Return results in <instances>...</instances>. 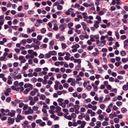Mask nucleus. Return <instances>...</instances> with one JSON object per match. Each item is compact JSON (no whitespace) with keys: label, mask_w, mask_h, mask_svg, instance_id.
Segmentation results:
<instances>
[{"label":"nucleus","mask_w":128,"mask_h":128,"mask_svg":"<svg viewBox=\"0 0 128 128\" xmlns=\"http://www.w3.org/2000/svg\"><path fill=\"white\" fill-rule=\"evenodd\" d=\"M36 122L37 124H39V126H44L46 124L45 122H42V120L40 119L36 120Z\"/></svg>","instance_id":"obj_1"},{"label":"nucleus","mask_w":128,"mask_h":128,"mask_svg":"<svg viewBox=\"0 0 128 128\" xmlns=\"http://www.w3.org/2000/svg\"><path fill=\"white\" fill-rule=\"evenodd\" d=\"M81 24L82 26V28L84 30L88 32H90V30L87 27L86 24L84 22H82L81 23Z\"/></svg>","instance_id":"obj_2"},{"label":"nucleus","mask_w":128,"mask_h":128,"mask_svg":"<svg viewBox=\"0 0 128 128\" xmlns=\"http://www.w3.org/2000/svg\"><path fill=\"white\" fill-rule=\"evenodd\" d=\"M24 87L25 88L29 89L30 90H31L32 89L33 86L32 84L28 83H27L24 84Z\"/></svg>","instance_id":"obj_3"},{"label":"nucleus","mask_w":128,"mask_h":128,"mask_svg":"<svg viewBox=\"0 0 128 128\" xmlns=\"http://www.w3.org/2000/svg\"><path fill=\"white\" fill-rule=\"evenodd\" d=\"M66 24L65 23L62 24L60 25L59 28L61 31L62 32H64L65 29L66 27Z\"/></svg>","instance_id":"obj_4"},{"label":"nucleus","mask_w":128,"mask_h":128,"mask_svg":"<svg viewBox=\"0 0 128 128\" xmlns=\"http://www.w3.org/2000/svg\"><path fill=\"white\" fill-rule=\"evenodd\" d=\"M28 110L25 111V113L26 114H32L33 113L34 111L30 107H29Z\"/></svg>","instance_id":"obj_5"},{"label":"nucleus","mask_w":128,"mask_h":128,"mask_svg":"<svg viewBox=\"0 0 128 128\" xmlns=\"http://www.w3.org/2000/svg\"><path fill=\"white\" fill-rule=\"evenodd\" d=\"M14 121V118L9 117L8 118V122L9 125L12 124Z\"/></svg>","instance_id":"obj_6"},{"label":"nucleus","mask_w":128,"mask_h":128,"mask_svg":"<svg viewBox=\"0 0 128 128\" xmlns=\"http://www.w3.org/2000/svg\"><path fill=\"white\" fill-rule=\"evenodd\" d=\"M22 126L24 128H30V126L29 124V122L27 121H25L23 122Z\"/></svg>","instance_id":"obj_7"},{"label":"nucleus","mask_w":128,"mask_h":128,"mask_svg":"<svg viewBox=\"0 0 128 128\" xmlns=\"http://www.w3.org/2000/svg\"><path fill=\"white\" fill-rule=\"evenodd\" d=\"M83 5L84 6L86 7H88L89 6H94V4L93 2H90V4H88L86 2H84L83 4Z\"/></svg>","instance_id":"obj_8"},{"label":"nucleus","mask_w":128,"mask_h":128,"mask_svg":"<svg viewBox=\"0 0 128 128\" xmlns=\"http://www.w3.org/2000/svg\"><path fill=\"white\" fill-rule=\"evenodd\" d=\"M120 0H112V1L111 3L110 4L112 5H114L116 4L115 2L116 1L117 2L116 4L117 5H120L121 3L120 2Z\"/></svg>","instance_id":"obj_9"},{"label":"nucleus","mask_w":128,"mask_h":128,"mask_svg":"<svg viewBox=\"0 0 128 128\" xmlns=\"http://www.w3.org/2000/svg\"><path fill=\"white\" fill-rule=\"evenodd\" d=\"M65 53L66 56L64 57V59L66 60H69L70 56V54L68 52H65Z\"/></svg>","instance_id":"obj_10"},{"label":"nucleus","mask_w":128,"mask_h":128,"mask_svg":"<svg viewBox=\"0 0 128 128\" xmlns=\"http://www.w3.org/2000/svg\"><path fill=\"white\" fill-rule=\"evenodd\" d=\"M38 90L36 88L34 89L33 90H32L30 92V94L32 96H34L36 93L38 92Z\"/></svg>","instance_id":"obj_11"},{"label":"nucleus","mask_w":128,"mask_h":128,"mask_svg":"<svg viewBox=\"0 0 128 128\" xmlns=\"http://www.w3.org/2000/svg\"><path fill=\"white\" fill-rule=\"evenodd\" d=\"M27 32L28 33H30L34 31L35 28L34 27H32L30 29V28H28L27 29Z\"/></svg>","instance_id":"obj_12"},{"label":"nucleus","mask_w":128,"mask_h":128,"mask_svg":"<svg viewBox=\"0 0 128 128\" xmlns=\"http://www.w3.org/2000/svg\"><path fill=\"white\" fill-rule=\"evenodd\" d=\"M94 26L96 28H98L99 27L98 24L100 22L98 21L97 20H95L94 21Z\"/></svg>","instance_id":"obj_13"},{"label":"nucleus","mask_w":128,"mask_h":128,"mask_svg":"<svg viewBox=\"0 0 128 128\" xmlns=\"http://www.w3.org/2000/svg\"><path fill=\"white\" fill-rule=\"evenodd\" d=\"M12 112H9L8 114L7 115L8 116H10L12 117L14 116L15 115V111L14 110H12Z\"/></svg>","instance_id":"obj_14"},{"label":"nucleus","mask_w":128,"mask_h":128,"mask_svg":"<svg viewBox=\"0 0 128 128\" xmlns=\"http://www.w3.org/2000/svg\"><path fill=\"white\" fill-rule=\"evenodd\" d=\"M106 43V41L105 40H101L98 46L100 47L103 46L105 45Z\"/></svg>","instance_id":"obj_15"},{"label":"nucleus","mask_w":128,"mask_h":128,"mask_svg":"<svg viewBox=\"0 0 128 128\" xmlns=\"http://www.w3.org/2000/svg\"><path fill=\"white\" fill-rule=\"evenodd\" d=\"M33 42L34 43L37 44V45H40V42L38 40L34 38L33 39Z\"/></svg>","instance_id":"obj_16"},{"label":"nucleus","mask_w":128,"mask_h":128,"mask_svg":"<svg viewBox=\"0 0 128 128\" xmlns=\"http://www.w3.org/2000/svg\"><path fill=\"white\" fill-rule=\"evenodd\" d=\"M86 124V122L85 121H82V123L80 124V127L82 128H84Z\"/></svg>","instance_id":"obj_17"},{"label":"nucleus","mask_w":128,"mask_h":128,"mask_svg":"<svg viewBox=\"0 0 128 128\" xmlns=\"http://www.w3.org/2000/svg\"><path fill=\"white\" fill-rule=\"evenodd\" d=\"M73 23L72 22H70L68 24V28L70 30H73V28H71L73 26Z\"/></svg>","instance_id":"obj_18"},{"label":"nucleus","mask_w":128,"mask_h":128,"mask_svg":"<svg viewBox=\"0 0 128 128\" xmlns=\"http://www.w3.org/2000/svg\"><path fill=\"white\" fill-rule=\"evenodd\" d=\"M34 45V44H32L31 45L29 44H27L25 46V48L26 49V48H30L32 47H33Z\"/></svg>","instance_id":"obj_19"},{"label":"nucleus","mask_w":128,"mask_h":128,"mask_svg":"<svg viewBox=\"0 0 128 128\" xmlns=\"http://www.w3.org/2000/svg\"><path fill=\"white\" fill-rule=\"evenodd\" d=\"M53 29L55 31H57L58 30V26L57 24H55L54 25Z\"/></svg>","instance_id":"obj_20"},{"label":"nucleus","mask_w":128,"mask_h":128,"mask_svg":"<svg viewBox=\"0 0 128 128\" xmlns=\"http://www.w3.org/2000/svg\"><path fill=\"white\" fill-rule=\"evenodd\" d=\"M80 47V45L77 44L73 45L72 47V48H75L77 49L79 48Z\"/></svg>","instance_id":"obj_21"},{"label":"nucleus","mask_w":128,"mask_h":128,"mask_svg":"<svg viewBox=\"0 0 128 128\" xmlns=\"http://www.w3.org/2000/svg\"><path fill=\"white\" fill-rule=\"evenodd\" d=\"M50 53L51 55L55 56L56 55V52L54 50L52 51H50L49 52Z\"/></svg>","instance_id":"obj_22"},{"label":"nucleus","mask_w":128,"mask_h":128,"mask_svg":"<svg viewBox=\"0 0 128 128\" xmlns=\"http://www.w3.org/2000/svg\"><path fill=\"white\" fill-rule=\"evenodd\" d=\"M83 117L85 118V119L86 120L88 121L90 120V117L88 115H84Z\"/></svg>","instance_id":"obj_23"},{"label":"nucleus","mask_w":128,"mask_h":128,"mask_svg":"<svg viewBox=\"0 0 128 128\" xmlns=\"http://www.w3.org/2000/svg\"><path fill=\"white\" fill-rule=\"evenodd\" d=\"M17 117L20 120H22L24 118V116H21L19 114L18 115Z\"/></svg>","instance_id":"obj_24"},{"label":"nucleus","mask_w":128,"mask_h":128,"mask_svg":"<svg viewBox=\"0 0 128 128\" xmlns=\"http://www.w3.org/2000/svg\"><path fill=\"white\" fill-rule=\"evenodd\" d=\"M46 98V96L44 94H41L40 95V97H39L40 99L44 100Z\"/></svg>","instance_id":"obj_25"},{"label":"nucleus","mask_w":128,"mask_h":128,"mask_svg":"<svg viewBox=\"0 0 128 128\" xmlns=\"http://www.w3.org/2000/svg\"><path fill=\"white\" fill-rule=\"evenodd\" d=\"M115 34L116 36V38L119 39V34L118 32V30L116 31H115Z\"/></svg>","instance_id":"obj_26"},{"label":"nucleus","mask_w":128,"mask_h":128,"mask_svg":"<svg viewBox=\"0 0 128 128\" xmlns=\"http://www.w3.org/2000/svg\"><path fill=\"white\" fill-rule=\"evenodd\" d=\"M92 86L94 89V91L95 92L97 91L98 90V88L97 86H95L94 84H92Z\"/></svg>","instance_id":"obj_27"},{"label":"nucleus","mask_w":128,"mask_h":128,"mask_svg":"<svg viewBox=\"0 0 128 128\" xmlns=\"http://www.w3.org/2000/svg\"><path fill=\"white\" fill-rule=\"evenodd\" d=\"M121 110L122 112L123 113H126L128 110H127L124 108H121Z\"/></svg>","instance_id":"obj_28"},{"label":"nucleus","mask_w":128,"mask_h":128,"mask_svg":"<svg viewBox=\"0 0 128 128\" xmlns=\"http://www.w3.org/2000/svg\"><path fill=\"white\" fill-rule=\"evenodd\" d=\"M104 116L102 114H100L98 116V119L99 120H102L104 118Z\"/></svg>","instance_id":"obj_29"},{"label":"nucleus","mask_w":128,"mask_h":128,"mask_svg":"<svg viewBox=\"0 0 128 128\" xmlns=\"http://www.w3.org/2000/svg\"><path fill=\"white\" fill-rule=\"evenodd\" d=\"M26 59H28L30 58L33 59L34 58V56H30V55L27 54L26 56Z\"/></svg>","instance_id":"obj_30"},{"label":"nucleus","mask_w":128,"mask_h":128,"mask_svg":"<svg viewBox=\"0 0 128 128\" xmlns=\"http://www.w3.org/2000/svg\"><path fill=\"white\" fill-rule=\"evenodd\" d=\"M75 79L73 78H68L67 81V82L69 83L70 82H72Z\"/></svg>","instance_id":"obj_31"},{"label":"nucleus","mask_w":128,"mask_h":128,"mask_svg":"<svg viewBox=\"0 0 128 128\" xmlns=\"http://www.w3.org/2000/svg\"><path fill=\"white\" fill-rule=\"evenodd\" d=\"M43 108H46V109H49V108L48 106L44 102V103L43 104Z\"/></svg>","instance_id":"obj_32"},{"label":"nucleus","mask_w":128,"mask_h":128,"mask_svg":"<svg viewBox=\"0 0 128 128\" xmlns=\"http://www.w3.org/2000/svg\"><path fill=\"white\" fill-rule=\"evenodd\" d=\"M28 54L30 56L32 55L33 52V50H29L28 51Z\"/></svg>","instance_id":"obj_33"},{"label":"nucleus","mask_w":128,"mask_h":128,"mask_svg":"<svg viewBox=\"0 0 128 128\" xmlns=\"http://www.w3.org/2000/svg\"><path fill=\"white\" fill-rule=\"evenodd\" d=\"M61 45L62 46V49H64L66 48L67 47V46L64 43H62L61 44Z\"/></svg>","instance_id":"obj_34"},{"label":"nucleus","mask_w":128,"mask_h":128,"mask_svg":"<svg viewBox=\"0 0 128 128\" xmlns=\"http://www.w3.org/2000/svg\"><path fill=\"white\" fill-rule=\"evenodd\" d=\"M28 105L26 104H24L23 108V109L24 110H25L27 109H28L29 108V107Z\"/></svg>","instance_id":"obj_35"},{"label":"nucleus","mask_w":128,"mask_h":128,"mask_svg":"<svg viewBox=\"0 0 128 128\" xmlns=\"http://www.w3.org/2000/svg\"><path fill=\"white\" fill-rule=\"evenodd\" d=\"M120 54L122 56H124L126 54V52L124 51H121L120 52Z\"/></svg>","instance_id":"obj_36"},{"label":"nucleus","mask_w":128,"mask_h":128,"mask_svg":"<svg viewBox=\"0 0 128 128\" xmlns=\"http://www.w3.org/2000/svg\"><path fill=\"white\" fill-rule=\"evenodd\" d=\"M87 13L85 12H84L82 13V15L83 16V18H84L87 19L88 16H87Z\"/></svg>","instance_id":"obj_37"},{"label":"nucleus","mask_w":128,"mask_h":128,"mask_svg":"<svg viewBox=\"0 0 128 128\" xmlns=\"http://www.w3.org/2000/svg\"><path fill=\"white\" fill-rule=\"evenodd\" d=\"M122 89L124 90H126L128 89V87L126 85H124L122 87Z\"/></svg>","instance_id":"obj_38"},{"label":"nucleus","mask_w":128,"mask_h":128,"mask_svg":"<svg viewBox=\"0 0 128 128\" xmlns=\"http://www.w3.org/2000/svg\"><path fill=\"white\" fill-rule=\"evenodd\" d=\"M122 104V102L120 101H118L116 102V105L119 107L121 106Z\"/></svg>","instance_id":"obj_39"},{"label":"nucleus","mask_w":128,"mask_h":128,"mask_svg":"<svg viewBox=\"0 0 128 128\" xmlns=\"http://www.w3.org/2000/svg\"><path fill=\"white\" fill-rule=\"evenodd\" d=\"M37 81V79L35 78H32L31 79V81L33 83H35Z\"/></svg>","instance_id":"obj_40"},{"label":"nucleus","mask_w":128,"mask_h":128,"mask_svg":"<svg viewBox=\"0 0 128 128\" xmlns=\"http://www.w3.org/2000/svg\"><path fill=\"white\" fill-rule=\"evenodd\" d=\"M114 122L115 123H117L119 122L120 120L118 118H115L114 120Z\"/></svg>","instance_id":"obj_41"},{"label":"nucleus","mask_w":128,"mask_h":128,"mask_svg":"<svg viewBox=\"0 0 128 128\" xmlns=\"http://www.w3.org/2000/svg\"><path fill=\"white\" fill-rule=\"evenodd\" d=\"M74 108L75 110L78 109L80 108V106L78 105H75L74 106Z\"/></svg>","instance_id":"obj_42"},{"label":"nucleus","mask_w":128,"mask_h":128,"mask_svg":"<svg viewBox=\"0 0 128 128\" xmlns=\"http://www.w3.org/2000/svg\"><path fill=\"white\" fill-rule=\"evenodd\" d=\"M106 107V106L104 104H101L100 105V108L102 110H104Z\"/></svg>","instance_id":"obj_43"},{"label":"nucleus","mask_w":128,"mask_h":128,"mask_svg":"<svg viewBox=\"0 0 128 128\" xmlns=\"http://www.w3.org/2000/svg\"><path fill=\"white\" fill-rule=\"evenodd\" d=\"M102 125L104 126H107L108 125V122L107 121H104L102 123Z\"/></svg>","instance_id":"obj_44"},{"label":"nucleus","mask_w":128,"mask_h":128,"mask_svg":"<svg viewBox=\"0 0 128 128\" xmlns=\"http://www.w3.org/2000/svg\"><path fill=\"white\" fill-rule=\"evenodd\" d=\"M96 19L97 20H98V21L99 22H100L101 19V17L99 16H97L96 17Z\"/></svg>","instance_id":"obj_45"},{"label":"nucleus","mask_w":128,"mask_h":128,"mask_svg":"<svg viewBox=\"0 0 128 128\" xmlns=\"http://www.w3.org/2000/svg\"><path fill=\"white\" fill-rule=\"evenodd\" d=\"M76 83L75 82V80L74 79L73 81L70 84V85L72 86H76Z\"/></svg>","instance_id":"obj_46"},{"label":"nucleus","mask_w":128,"mask_h":128,"mask_svg":"<svg viewBox=\"0 0 128 128\" xmlns=\"http://www.w3.org/2000/svg\"><path fill=\"white\" fill-rule=\"evenodd\" d=\"M30 90L29 89L26 88L25 90L23 92L24 94H26L28 93Z\"/></svg>","instance_id":"obj_47"},{"label":"nucleus","mask_w":128,"mask_h":128,"mask_svg":"<svg viewBox=\"0 0 128 128\" xmlns=\"http://www.w3.org/2000/svg\"><path fill=\"white\" fill-rule=\"evenodd\" d=\"M57 9L58 10H61L63 9L62 6L60 5H57Z\"/></svg>","instance_id":"obj_48"},{"label":"nucleus","mask_w":128,"mask_h":128,"mask_svg":"<svg viewBox=\"0 0 128 128\" xmlns=\"http://www.w3.org/2000/svg\"><path fill=\"white\" fill-rule=\"evenodd\" d=\"M98 70L99 71V72L100 74H102L103 72V70L101 67H98Z\"/></svg>","instance_id":"obj_49"},{"label":"nucleus","mask_w":128,"mask_h":128,"mask_svg":"<svg viewBox=\"0 0 128 128\" xmlns=\"http://www.w3.org/2000/svg\"><path fill=\"white\" fill-rule=\"evenodd\" d=\"M34 70L35 71L37 72H40L42 70V69L40 68H35Z\"/></svg>","instance_id":"obj_50"},{"label":"nucleus","mask_w":128,"mask_h":128,"mask_svg":"<svg viewBox=\"0 0 128 128\" xmlns=\"http://www.w3.org/2000/svg\"><path fill=\"white\" fill-rule=\"evenodd\" d=\"M58 104L59 106H61L63 108H64L66 107V104L63 102L59 104Z\"/></svg>","instance_id":"obj_51"},{"label":"nucleus","mask_w":128,"mask_h":128,"mask_svg":"<svg viewBox=\"0 0 128 128\" xmlns=\"http://www.w3.org/2000/svg\"><path fill=\"white\" fill-rule=\"evenodd\" d=\"M71 116L72 118H74L76 117V116L75 113H72Z\"/></svg>","instance_id":"obj_52"},{"label":"nucleus","mask_w":128,"mask_h":128,"mask_svg":"<svg viewBox=\"0 0 128 128\" xmlns=\"http://www.w3.org/2000/svg\"><path fill=\"white\" fill-rule=\"evenodd\" d=\"M24 9L26 10L28 8L29 6L28 5V3H26L24 4Z\"/></svg>","instance_id":"obj_53"},{"label":"nucleus","mask_w":128,"mask_h":128,"mask_svg":"<svg viewBox=\"0 0 128 128\" xmlns=\"http://www.w3.org/2000/svg\"><path fill=\"white\" fill-rule=\"evenodd\" d=\"M38 108L37 106H34L33 107L32 110L33 111L34 110L36 111L38 110Z\"/></svg>","instance_id":"obj_54"},{"label":"nucleus","mask_w":128,"mask_h":128,"mask_svg":"<svg viewBox=\"0 0 128 128\" xmlns=\"http://www.w3.org/2000/svg\"><path fill=\"white\" fill-rule=\"evenodd\" d=\"M46 32V30L45 28H42L41 30V32L42 34L45 33Z\"/></svg>","instance_id":"obj_55"},{"label":"nucleus","mask_w":128,"mask_h":128,"mask_svg":"<svg viewBox=\"0 0 128 128\" xmlns=\"http://www.w3.org/2000/svg\"><path fill=\"white\" fill-rule=\"evenodd\" d=\"M94 62L96 64L98 65L100 64L99 60L98 59H95L94 60Z\"/></svg>","instance_id":"obj_56"},{"label":"nucleus","mask_w":128,"mask_h":128,"mask_svg":"<svg viewBox=\"0 0 128 128\" xmlns=\"http://www.w3.org/2000/svg\"><path fill=\"white\" fill-rule=\"evenodd\" d=\"M33 47L34 48L35 50L36 49H38L39 48V46L38 45H35L34 44V45Z\"/></svg>","instance_id":"obj_57"},{"label":"nucleus","mask_w":128,"mask_h":128,"mask_svg":"<svg viewBox=\"0 0 128 128\" xmlns=\"http://www.w3.org/2000/svg\"><path fill=\"white\" fill-rule=\"evenodd\" d=\"M28 13L30 14H32L34 12V11L32 10H30L28 12Z\"/></svg>","instance_id":"obj_58"},{"label":"nucleus","mask_w":128,"mask_h":128,"mask_svg":"<svg viewBox=\"0 0 128 128\" xmlns=\"http://www.w3.org/2000/svg\"><path fill=\"white\" fill-rule=\"evenodd\" d=\"M63 86L64 88H67L68 87L69 85L67 83H65L63 84Z\"/></svg>","instance_id":"obj_59"},{"label":"nucleus","mask_w":128,"mask_h":128,"mask_svg":"<svg viewBox=\"0 0 128 128\" xmlns=\"http://www.w3.org/2000/svg\"><path fill=\"white\" fill-rule=\"evenodd\" d=\"M110 99V97L109 95H107L106 96L105 100L106 101H108Z\"/></svg>","instance_id":"obj_60"},{"label":"nucleus","mask_w":128,"mask_h":128,"mask_svg":"<svg viewBox=\"0 0 128 128\" xmlns=\"http://www.w3.org/2000/svg\"><path fill=\"white\" fill-rule=\"evenodd\" d=\"M47 125L48 126H51L52 124V122L48 120L47 122Z\"/></svg>","instance_id":"obj_61"},{"label":"nucleus","mask_w":128,"mask_h":128,"mask_svg":"<svg viewBox=\"0 0 128 128\" xmlns=\"http://www.w3.org/2000/svg\"><path fill=\"white\" fill-rule=\"evenodd\" d=\"M35 104V102L34 101L32 100L30 101V103L29 104L31 106H33Z\"/></svg>","instance_id":"obj_62"},{"label":"nucleus","mask_w":128,"mask_h":128,"mask_svg":"<svg viewBox=\"0 0 128 128\" xmlns=\"http://www.w3.org/2000/svg\"><path fill=\"white\" fill-rule=\"evenodd\" d=\"M7 68V66L6 64H3L2 67V69H3V70H6Z\"/></svg>","instance_id":"obj_63"},{"label":"nucleus","mask_w":128,"mask_h":128,"mask_svg":"<svg viewBox=\"0 0 128 128\" xmlns=\"http://www.w3.org/2000/svg\"><path fill=\"white\" fill-rule=\"evenodd\" d=\"M45 56L46 57L48 58H50L51 56V55L49 52H48V53L46 54L45 55Z\"/></svg>","instance_id":"obj_64"}]
</instances>
